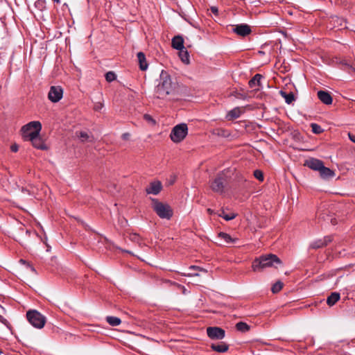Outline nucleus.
Masks as SVG:
<instances>
[{"mask_svg": "<svg viewBox=\"0 0 355 355\" xmlns=\"http://www.w3.org/2000/svg\"><path fill=\"white\" fill-rule=\"evenodd\" d=\"M175 86V84L172 83L168 73L162 71L160 73L159 82L155 87V93L157 98L164 99L168 95L173 94Z\"/></svg>", "mask_w": 355, "mask_h": 355, "instance_id": "obj_1", "label": "nucleus"}, {"mask_svg": "<svg viewBox=\"0 0 355 355\" xmlns=\"http://www.w3.org/2000/svg\"><path fill=\"white\" fill-rule=\"evenodd\" d=\"M277 264H282V261L275 254H268L255 259L252 268L255 272H261L268 267L277 268Z\"/></svg>", "mask_w": 355, "mask_h": 355, "instance_id": "obj_2", "label": "nucleus"}, {"mask_svg": "<svg viewBox=\"0 0 355 355\" xmlns=\"http://www.w3.org/2000/svg\"><path fill=\"white\" fill-rule=\"evenodd\" d=\"M152 208L161 218L170 219L173 216V209L166 203L151 198Z\"/></svg>", "mask_w": 355, "mask_h": 355, "instance_id": "obj_3", "label": "nucleus"}, {"mask_svg": "<svg viewBox=\"0 0 355 355\" xmlns=\"http://www.w3.org/2000/svg\"><path fill=\"white\" fill-rule=\"evenodd\" d=\"M28 322L37 329L42 328L46 322V318L36 310H30L26 313Z\"/></svg>", "mask_w": 355, "mask_h": 355, "instance_id": "obj_4", "label": "nucleus"}, {"mask_svg": "<svg viewBox=\"0 0 355 355\" xmlns=\"http://www.w3.org/2000/svg\"><path fill=\"white\" fill-rule=\"evenodd\" d=\"M188 128L187 124L180 123L175 125L171 130L170 137L175 143L180 142L187 136Z\"/></svg>", "mask_w": 355, "mask_h": 355, "instance_id": "obj_5", "label": "nucleus"}, {"mask_svg": "<svg viewBox=\"0 0 355 355\" xmlns=\"http://www.w3.org/2000/svg\"><path fill=\"white\" fill-rule=\"evenodd\" d=\"M227 184V176L224 173H219L211 182V188L213 191L222 193Z\"/></svg>", "mask_w": 355, "mask_h": 355, "instance_id": "obj_6", "label": "nucleus"}, {"mask_svg": "<svg viewBox=\"0 0 355 355\" xmlns=\"http://www.w3.org/2000/svg\"><path fill=\"white\" fill-rule=\"evenodd\" d=\"M31 125H35L37 127V130L34 134H31L32 139L29 141H31L33 146L38 149L44 150L46 148V146L44 144L42 139L40 137V132L42 129V125L39 121H31Z\"/></svg>", "mask_w": 355, "mask_h": 355, "instance_id": "obj_7", "label": "nucleus"}, {"mask_svg": "<svg viewBox=\"0 0 355 355\" xmlns=\"http://www.w3.org/2000/svg\"><path fill=\"white\" fill-rule=\"evenodd\" d=\"M63 91L60 86H51L48 94L49 99L53 102H58L62 97Z\"/></svg>", "mask_w": 355, "mask_h": 355, "instance_id": "obj_8", "label": "nucleus"}, {"mask_svg": "<svg viewBox=\"0 0 355 355\" xmlns=\"http://www.w3.org/2000/svg\"><path fill=\"white\" fill-rule=\"evenodd\" d=\"M208 336L211 339L221 340L225 337V331L217 327H208L207 329Z\"/></svg>", "mask_w": 355, "mask_h": 355, "instance_id": "obj_9", "label": "nucleus"}, {"mask_svg": "<svg viewBox=\"0 0 355 355\" xmlns=\"http://www.w3.org/2000/svg\"><path fill=\"white\" fill-rule=\"evenodd\" d=\"M233 31L240 36L245 37L251 33L250 26L246 24H241L236 25Z\"/></svg>", "mask_w": 355, "mask_h": 355, "instance_id": "obj_10", "label": "nucleus"}, {"mask_svg": "<svg viewBox=\"0 0 355 355\" xmlns=\"http://www.w3.org/2000/svg\"><path fill=\"white\" fill-rule=\"evenodd\" d=\"M304 166L311 168L312 170L320 171L324 164L323 162L320 159L315 158H309L305 161Z\"/></svg>", "mask_w": 355, "mask_h": 355, "instance_id": "obj_11", "label": "nucleus"}, {"mask_svg": "<svg viewBox=\"0 0 355 355\" xmlns=\"http://www.w3.org/2000/svg\"><path fill=\"white\" fill-rule=\"evenodd\" d=\"M31 122L22 127L23 137L26 140L32 139V133L34 134L37 130V127L35 125H31Z\"/></svg>", "mask_w": 355, "mask_h": 355, "instance_id": "obj_12", "label": "nucleus"}, {"mask_svg": "<svg viewBox=\"0 0 355 355\" xmlns=\"http://www.w3.org/2000/svg\"><path fill=\"white\" fill-rule=\"evenodd\" d=\"M162 185L159 181H154L150 183L148 187L146 189L148 194L157 195L162 190Z\"/></svg>", "mask_w": 355, "mask_h": 355, "instance_id": "obj_13", "label": "nucleus"}, {"mask_svg": "<svg viewBox=\"0 0 355 355\" xmlns=\"http://www.w3.org/2000/svg\"><path fill=\"white\" fill-rule=\"evenodd\" d=\"M318 97L324 104L330 105L332 103V97L330 93L327 91H318Z\"/></svg>", "mask_w": 355, "mask_h": 355, "instance_id": "obj_14", "label": "nucleus"}, {"mask_svg": "<svg viewBox=\"0 0 355 355\" xmlns=\"http://www.w3.org/2000/svg\"><path fill=\"white\" fill-rule=\"evenodd\" d=\"M171 43H172V46L177 50H181L184 48V40H183L182 37L180 35L175 36L172 39Z\"/></svg>", "mask_w": 355, "mask_h": 355, "instance_id": "obj_15", "label": "nucleus"}, {"mask_svg": "<svg viewBox=\"0 0 355 355\" xmlns=\"http://www.w3.org/2000/svg\"><path fill=\"white\" fill-rule=\"evenodd\" d=\"M320 175L323 179H328L334 176V172L329 168L323 166L319 171Z\"/></svg>", "mask_w": 355, "mask_h": 355, "instance_id": "obj_16", "label": "nucleus"}, {"mask_svg": "<svg viewBox=\"0 0 355 355\" xmlns=\"http://www.w3.org/2000/svg\"><path fill=\"white\" fill-rule=\"evenodd\" d=\"M137 58L140 69L142 71L146 70L148 68V64L144 53L143 52H139L137 53Z\"/></svg>", "mask_w": 355, "mask_h": 355, "instance_id": "obj_17", "label": "nucleus"}, {"mask_svg": "<svg viewBox=\"0 0 355 355\" xmlns=\"http://www.w3.org/2000/svg\"><path fill=\"white\" fill-rule=\"evenodd\" d=\"M211 349L217 352L223 353L228 350L229 346L225 343H220L218 344H212Z\"/></svg>", "mask_w": 355, "mask_h": 355, "instance_id": "obj_18", "label": "nucleus"}, {"mask_svg": "<svg viewBox=\"0 0 355 355\" xmlns=\"http://www.w3.org/2000/svg\"><path fill=\"white\" fill-rule=\"evenodd\" d=\"M242 113L243 110L240 107H236L228 112L227 117L229 120H232L239 118Z\"/></svg>", "mask_w": 355, "mask_h": 355, "instance_id": "obj_19", "label": "nucleus"}, {"mask_svg": "<svg viewBox=\"0 0 355 355\" xmlns=\"http://www.w3.org/2000/svg\"><path fill=\"white\" fill-rule=\"evenodd\" d=\"M280 94L285 99L286 103L288 104H291L295 100L293 92L286 93V92L281 90Z\"/></svg>", "mask_w": 355, "mask_h": 355, "instance_id": "obj_20", "label": "nucleus"}, {"mask_svg": "<svg viewBox=\"0 0 355 355\" xmlns=\"http://www.w3.org/2000/svg\"><path fill=\"white\" fill-rule=\"evenodd\" d=\"M263 76L261 74H256L248 83L250 87L253 88L261 85V79Z\"/></svg>", "mask_w": 355, "mask_h": 355, "instance_id": "obj_21", "label": "nucleus"}, {"mask_svg": "<svg viewBox=\"0 0 355 355\" xmlns=\"http://www.w3.org/2000/svg\"><path fill=\"white\" fill-rule=\"evenodd\" d=\"M78 137L81 139L82 142H93L94 138L92 135H89L88 133L85 132H80L78 134L76 133Z\"/></svg>", "mask_w": 355, "mask_h": 355, "instance_id": "obj_22", "label": "nucleus"}, {"mask_svg": "<svg viewBox=\"0 0 355 355\" xmlns=\"http://www.w3.org/2000/svg\"><path fill=\"white\" fill-rule=\"evenodd\" d=\"M340 299V294L338 293H333L327 299V303L329 306L334 305Z\"/></svg>", "mask_w": 355, "mask_h": 355, "instance_id": "obj_23", "label": "nucleus"}, {"mask_svg": "<svg viewBox=\"0 0 355 355\" xmlns=\"http://www.w3.org/2000/svg\"><path fill=\"white\" fill-rule=\"evenodd\" d=\"M178 51H179V56H180L181 60L185 64H189V53H188L187 50L186 49V48L184 47V49H182L181 50H178Z\"/></svg>", "mask_w": 355, "mask_h": 355, "instance_id": "obj_24", "label": "nucleus"}, {"mask_svg": "<svg viewBox=\"0 0 355 355\" xmlns=\"http://www.w3.org/2000/svg\"><path fill=\"white\" fill-rule=\"evenodd\" d=\"M340 64L344 67L343 69L347 70L349 73H355V67L346 60L340 62Z\"/></svg>", "mask_w": 355, "mask_h": 355, "instance_id": "obj_25", "label": "nucleus"}, {"mask_svg": "<svg viewBox=\"0 0 355 355\" xmlns=\"http://www.w3.org/2000/svg\"><path fill=\"white\" fill-rule=\"evenodd\" d=\"M25 233L26 235H28L30 234V230L28 229L24 228V226L23 225H21L17 230V232L15 233V239L20 240V234L19 233Z\"/></svg>", "mask_w": 355, "mask_h": 355, "instance_id": "obj_26", "label": "nucleus"}, {"mask_svg": "<svg viewBox=\"0 0 355 355\" xmlns=\"http://www.w3.org/2000/svg\"><path fill=\"white\" fill-rule=\"evenodd\" d=\"M236 328L241 332H246L250 329V326L245 322H239L236 324Z\"/></svg>", "mask_w": 355, "mask_h": 355, "instance_id": "obj_27", "label": "nucleus"}, {"mask_svg": "<svg viewBox=\"0 0 355 355\" xmlns=\"http://www.w3.org/2000/svg\"><path fill=\"white\" fill-rule=\"evenodd\" d=\"M106 321L112 326H118L121 323V320L114 316H107Z\"/></svg>", "mask_w": 355, "mask_h": 355, "instance_id": "obj_28", "label": "nucleus"}, {"mask_svg": "<svg viewBox=\"0 0 355 355\" xmlns=\"http://www.w3.org/2000/svg\"><path fill=\"white\" fill-rule=\"evenodd\" d=\"M218 235H219V236L220 238L224 239V241L227 243H233L234 241V239H233L229 234H226L225 232H220Z\"/></svg>", "mask_w": 355, "mask_h": 355, "instance_id": "obj_29", "label": "nucleus"}, {"mask_svg": "<svg viewBox=\"0 0 355 355\" xmlns=\"http://www.w3.org/2000/svg\"><path fill=\"white\" fill-rule=\"evenodd\" d=\"M35 6L39 10L42 11L46 8V1L45 0H37L35 3Z\"/></svg>", "mask_w": 355, "mask_h": 355, "instance_id": "obj_30", "label": "nucleus"}, {"mask_svg": "<svg viewBox=\"0 0 355 355\" xmlns=\"http://www.w3.org/2000/svg\"><path fill=\"white\" fill-rule=\"evenodd\" d=\"M311 127L312 132L315 134L318 135L323 132V129L321 128V126L316 123H311Z\"/></svg>", "mask_w": 355, "mask_h": 355, "instance_id": "obj_31", "label": "nucleus"}, {"mask_svg": "<svg viewBox=\"0 0 355 355\" xmlns=\"http://www.w3.org/2000/svg\"><path fill=\"white\" fill-rule=\"evenodd\" d=\"M283 287V283L280 281L277 282L272 287V292L273 293H278Z\"/></svg>", "mask_w": 355, "mask_h": 355, "instance_id": "obj_32", "label": "nucleus"}, {"mask_svg": "<svg viewBox=\"0 0 355 355\" xmlns=\"http://www.w3.org/2000/svg\"><path fill=\"white\" fill-rule=\"evenodd\" d=\"M324 244H323V241L322 239H319V240H317L314 242H313L311 244V248H313V249H318V248H322L324 247Z\"/></svg>", "mask_w": 355, "mask_h": 355, "instance_id": "obj_33", "label": "nucleus"}, {"mask_svg": "<svg viewBox=\"0 0 355 355\" xmlns=\"http://www.w3.org/2000/svg\"><path fill=\"white\" fill-rule=\"evenodd\" d=\"M116 78V74L112 71H109L105 74V79L107 82H112Z\"/></svg>", "mask_w": 355, "mask_h": 355, "instance_id": "obj_34", "label": "nucleus"}, {"mask_svg": "<svg viewBox=\"0 0 355 355\" xmlns=\"http://www.w3.org/2000/svg\"><path fill=\"white\" fill-rule=\"evenodd\" d=\"M254 175L259 181L263 180V174L262 171H261L259 170H256L254 172Z\"/></svg>", "mask_w": 355, "mask_h": 355, "instance_id": "obj_35", "label": "nucleus"}, {"mask_svg": "<svg viewBox=\"0 0 355 355\" xmlns=\"http://www.w3.org/2000/svg\"><path fill=\"white\" fill-rule=\"evenodd\" d=\"M236 216V214H234V213L231 214L230 215H229V214L222 215V218H223L227 221L234 219Z\"/></svg>", "mask_w": 355, "mask_h": 355, "instance_id": "obj_36", "label": "nucleus"}, {"mask_svg": "<svg viewBox=\"0 0 355 355\" xmlns=\"http://www.w3.org/2000/svg\"><path fill=\"white\" fill-rule=\"evenodd\" d=\"M332 240H333V239H332L331 236H324L322 239L324 245L325 246V245H328L329 243H331L332 241Z\"/></svg>", "mask_w": 355, "mask_h": 355, "instance_id": "obj_37", "label": "nucleus"}, {"mask_svg": "<svg viewBox=\"0 0 355 355\" xmlns=\"http://www.w3.org/2000/svg\"><path fill=\"white\" fill-rule=\"evenodd\" d=\"M130 239L132 241H134V242H137L139 239V236L138 234H132L130 236Z\"/></svg>", "mask_w": 355, "mask_h": 355, "instance_id": "obj_38", "label": "nucleus"}, {"mask_svg": "<svg viewBox=\"0 0 355 355\" xmlns=\"http://www.w3.org/2000/svg\"><path fill=\"white\" fill-rule=\"evenodd\" d=\"M103 107V104L101 103H96L95 105H94V110L96 111H99L100 110H101Z\"/></svg>", "mask_w": 355, "mask_h": 355, "instance_id": "obj_39", "label": "nucleus"}, {"mask_svg": "<svg viewBox=\"0 0 355 355\" xmlns=\"http://www.w3.org/2000/svg\"><path fill=\"white\" fill-rule=\"evenodd\" d=\"M10 149L12 152L16 153L19 149V146L16 144H14L11 146Z\"/></svg>", "mask_w": 355, "mask_h": 355, "instance_id": "obj_40", "label": "nucleus"}, {"mask_svg": "<svg viewBox=\"0 0 355 355\" xmlns=\"http://www.w3.org/2000/svg\"><path fill=\"white\" fill-rule=\"evenodd\" d=\"M190 270H199L200 271H203L205 272H207V271L205 269H202V268H200L198 266H191L190 268H189Z\"/></svg>", "mask_w": 355, "mask_h": 355, "instance_id": "obj_41", "label": "nucleus"}, {"mask_svg": "<svg viewBox=\"0 0 355 355\" xmlns=\"http://www.w3.org/2000/svg\"><path fill=\"white\" fill-rule=\"evenodd\" d=\"M349 139L354 143H355V134L353 133H349L348 134Z\"/></svg>", "mask_w": 355, "mask_h": 355, "instance_id": "obj_42", "label": "nucleus"}, {"mask_svg": "<svg viewBox=\"0 0 355 355\" xmlns=\"http://www.w3.org/2000/svg\"><path fill=\"white\" fill-rule=\"evenodd\" d=\"M130 136V134H129V133L125 132V133H123V134L122 135L121 137H122V139H123V140H128V139H129Z\"/></svg>", "mask_w": 355, "mask_h": 355, "instance_id": "obj_43", "label": "nucleus"}, {"mask_svg": "<svg viewBox=\"0 0 355 355\" xmlns=\"http://www.w3.org/2000/svg\"><path fill=\"white\" fill-rule=\"evenodd\" d=\"M144 117L146 121L154 122L153 118L148 114H144Z\"/></svg>", "mask_w": 355, "mask_h": 355, "instance_id": "obj_44", "label": "nucleus"}, {"mask_svg": "<svg viewBox=\"0 0 355 355\" xmlns=\"http://www.w3.org/2000/svg\"><path fill=\"white\" fill-rule=\"evenodd\" d=\"M211 11L214 14H215V15H218V8H217L216 7H215V6H212V7H211Z\"/></svg>", "mask_w": 355, "mask_h": 355, "instance_id": "obj_45", "label": "nucleus"}, {"mask_svg": "<svg viewBox=\"0 0 355 355\" xmlns=\"http://www.w3.org/2000/svg\"><path fill=\"white\" fill-rule=\"evenodd\" d=\"M218 216L222 217V215H226L224 210H222L220 214H218Z\"/></svg>", "mask_w": 355, "mask_h": 355, "instance_id": "obj_46", "label": "nucleus"}, {"mask_svg": "<svg viewBox=\"0 0 355 355\" xmlns=\"http://www.w3.org/2000/svg\"><path fill=\"white\" fill-rule=\"evenodd\" d=\"M189 276H198L199 275L198 273H189Z\"/></svg>", "mask_w": 355, "mask_h": 355, "instance_id": "obj_47", "label": "nucleus"}, {"mask_svg": "<svg viewBox=\"0 0 355 355\" xmlns=\"http://www.w3.org/2000/svg\"><path fill=\"white\" fill-rule=\"evenodd\" d=\"M207 211H208V213H209L210 214H212L214 213V211H213L212 209H207Z\"/></svg>", "mask_w": 355, "mask_h": 355, "instance_id": "obj_48", "label": "nucleus"}, {"mask_svg": "<svg viewBox=\"0 0 355 355\" xmlns=\"http://www.w3.org/2000/svg\"><path fill=\"white\" fill-rule=\"evenodd\" d=\"M331 223H332L333 225H335V224L336 223V219H331Z\"/></svg>", "mask_w": 355, "mask_h": 355, "instance_id": "obj_49", "label": "nucleus"}, {"mask_svg": "<svg viewBox=\"0 0 355 355\" xmlns=\"http://www.w3.org/2000/svg\"><path fill=\"white\" fill-rule=\"evenodd\" d=\"M21 191H22L23 192H24V191H27V192H28V190H26V189H24V188H22Z\"/></svg>", "mask_w": 355, "mask_h": 355, "instance_id": "obj_50", "label": "nucleus"}, {"mask_svg": "<svg viewBox=\"0 0 355 355\" xmlns=\"http://www.w3.org/2000/svg\"><path fill=\"white\" fill-rule=\"evenodd\" d=\"M20 262H21V263H26V261H25V260H24V259H21V260H20Z\"/></svg>", "mask_w": 355, "mask_h": 355, "instance_id": "obj_51", "label": "nucleus"}, {"mask_svg": "<svg viewBox=\"0 0 355 355\" xmlns=\"http://www.w3.org/2000/svg\"><path fill=\"white\" fill-rule=\"evenodd\" d=\"M30 268L32 271H35V268L33 266H30Z\"/></svg>", "mask_w": 355, "mask_h": 355, "instance_id": "obj_52", "label": "nucleus"}, {"mask_svg": "<svg viewBox=\"0 0 355 355\" xmlns=\"http://www.w3.org/2000/svg\"><path fill=\"white\" fill-rule=\"evenodd\" d=\"M54 2H56V3H60V0H53Z\"/></svg>", "mask_w": 355, "mask_h": 355, "instance_id": "obj_53", "label": "nucleus"}, {"mask_svg": "<svg viewBox=\"0 0 355 355\" xmlns=\"http://www.w3.org/2000/svg\"><path fill=\"white\" fill-rule=\"evenodd\" d=\"M125 252H128V253L131 254V252H129L128 250H125Z\"/></svg>", "mask_w": 355, "mask_h": 355, "instance_id": "obj_54", "label": "nucleus"}, {"mask_svg": "<svg viewBox=\"0 0 355 355\" xmlns=\"http://www.w3.org/2000/svg\"><path fill=\"white\" fill-rule=\"evenodd\" d=\"M1 353H2V351L0 350V355L1 354Z\"/></svg>", "mask_w": 355, "mask_h": 355, "instance_id": "obj_55", "label": "nucleus"}]
</instances>
